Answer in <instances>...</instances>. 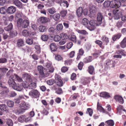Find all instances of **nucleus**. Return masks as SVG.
I'll return each mask as SVG.
<instances>
[{
	"label": "nucleus",
	"instance_id": "obj_1",
	"mask_svg": "<svg viewBox=\"0 0 126 126\" xmlns=\"http://www.w3.org/2000/svg\"><path fill=\"white\" fill-rule=\"evenodd\" d=\"M120 2L116 0H113L110 1H105L103 5L105 8L108 7L109 6L110 7L113 8H119L121 5Z\"/></svg>",
	"mask_w": 126,
	"mask_h": 126
},
{
	"label": "nucleus",
	"instance_id": "obj_2",
	"mask_svg": "<svg viewBox=\"0 0 126 126\" xmlns=\"http://www.w3.org/2000/svg\"><path fill=\"white\" fill-rule=\"evenodd\" d=\"M29 23L30 22L28 19L23 20L21 18H20L17 19V24L18 27H21L22 28L25 29L29 26Z\"/></svg>",
	"mask_w": 126,
	"mask_h": 126
},
{
	"label": "nucleus",
	"instance_id": "obj_3",
	"mask_svg": "<svg viewBox=\"0 0 126 126\" xmlns=\"http://www.w3.org/2000/svg\"><path fill=\"white\" fill-rule=\"evenodd\" d=\"M22 33L24 36L28 37L34 35L36 34V33L35 32H32L31 29H28L23 30Z\"/></svg>",
	"mask_w": 126,
	"mask_h": 126
},
{
	"label": "nucleus",
	"instance_id": "obj_4",
	"mask_svg": "<svg viewBox=\"0 0 126 126\" xmlns=\"http://www.w3.org/2000/svg\"><path fill=\"white\" fill-rule=\"evenodd\" d=\"M40 93L36 89H33L29 93V95L32 98H37L39 97Z\"/></svg>",
	"mask_w": 126,
	"mask_h": 126
},
{
	"label": "nucleus",
	"instance_id": "obj_5",
	"mask_svg": "<svg viewBox=\"0 0 126 126\" xmlns=\"http://www.w3.org/2000/svg\"><path fill=\"white\" fill-rule=\"evenodd\" d=\"M20 108L21 109L18 110V112L19 113H21L24 112L25 110L29 109L30 107L29 105L27 104L25 102H23L20 104Z\"/></svg>",
	"mask_w": 126,
	"mask_h": 126
},
{
	"label": "nucleus",
	"instance_id": "obj_6",
	"mask_svg": "<svg viewBox=\"0 0 126 126\" xmlns=\"http://www.w3.org/2000/svg\"><path fill=\"white\" fill-rule=\"evenodd\" d=\"M55 83L56 85L59 87H61L63 85V82L60 76L57 75L55 76Z\"/></svg>",
	"mask_w": 126,
	"mask_h": 126
},
{
	"label": "nucleus",
	"instance_id": "obj_7",
	"mask_svg": "<svg viewBox=\"0 0 126 126\" xmlns=\"http://www.w3.org/2000/svg\"><path fill=\"white\" fill-rule=\"evenodd\" d=\"M14 78V76L11 75L9 77L8 81V82L9 86L12 87L16 84Z\"/></svg>",
	"mask_w": 126,
	"mask_h": 126
},
{
	"label": "nucleus",
	"instance_id": "obj_8",
	"mask_svg": "<svg viewBox=\"0 0 126 126\" xmlns=\"http://www.w3.org/2000/svg\"><path fill=\"white\" fill-rule=\"evenodd\" d=\"M38 21L40 23H45L49 21L48 18L45 17L41 16L38 19Z\"/></svg>",
	"mask_w": 126,
	"mask_h": 126
},
{
	"label": "nucleus",
	"instance_id": "obj_9",
	"mask_svg": "<svg viewBox=\"0 0 126 126\" xmlns=\"http://www.w3.org/2000/svg\"><path fill=\"white\" fill-rule=\"evenodd\" d=\"M46 68L48 72L49 73H52L54 71V69L52 65L50 63H47L46 65Z\"/></svg>",
	"mask_w": 126,
	"mask_h": 126
},
{
	"label": "nucleus",
	"instance_id": "obj_10",
	"mask_svg": "<svg viewBox=\"0 0 126 126\" xmlns=\"http://www.w3.org/2000/svg\"><path fill=\"white\" fill-rule=\"evenodd\" d=\"M16 8L15 7L11 6L9 7L7 10V12L8 14H13L16 11Z\"/></svg>",
	"mask_w": 126,
	"mask_h": 126
},
{
	"label": "nucleus",
	"instance_id": "obj_11",
	"mask_svg": "<svg viewBox=\"0 0 126 126\" xmlns=\"http://www.w3.org/2000/svg\"><path fill=\"white\" fill-rule=\"evenodd\" d=\"M5 85L6 83H5L1 82L0 83V87L4 89L2 92L4 94L5 93H7L9 92V89Z\"/></svg>",
	"mask_w": 126,
	"mask_h": 126
},
{
	"label": "nucleus",
	"instance_id": "obj_12",
	"mask_svg": "<svg viewBox=\"0 0 126 126\" xmlns=\"http://www.w3.org/2000/svg\"><path fill=\"white\" fill-rule=\"evenodd\" d=\"M43 67L41 65H39L37 66L38 71L40 74V77H43L45 76L43 71Z\"/></svg>",
	"mask_w": 126,
	"mask_h": 126
},
{
	"label": "nucleus",
	"instance_id": "obj_13",
	"mask_svg": "<svg viewBox=\"0 0 126 126\" xmlns=\"http://www.w3.org/2000/svg\"><path fill=\"white\" fill-rule=\"evenodd\" d=\"M103 18V16L102 14L100 12L98 13L97 15V20L99 24L100 25L101 24L102 20Z\"/></svg>",
	"mask_w": 126,
	"mask_h": 126
},
{
	"label": "nucleus",
	"instance_id": "obj_14",
	"mask_svg": "<svg viewBox=\"0 0 126 126\" xmlns=\"http://www.w3.org/2000/svg\"><path fill=\"white\" fill-rule=\"evenodd\" d=\"M115 99L116 101H118L121 104H123L124 103V100L123 97L119 95H115Z\"/></svg>",
	"mask_w": 126,
	"mask_h": 126
},
{
	"label": "nucleus",
	"instance_id": "obj_15",
	"mask_svg": "<svg viewBox=\"0 0 126 126\" xmlns=\"http://www.w3.org/2000/svg\"><path fill=\"white\" fill-rule=\"evenodd\" d=\"M100 96L101 97L107 99L110 97L109 93L106 92H102L100 93Z\"/></svg>",
	"mask_w": 126,
	"mask_h": 126
},
{
	"label": "nucleus",
	"instance_id": "obj_16",
	"mask_svg": "<svg viewBox=\"0 0 126 126\" xmlns=\"http://www.w3.org/2000/svg\"><path fill=\"white\" fill-rule=\"evenodd\" d=\"M13 4L18 7H21L22 6V3L19 0H12Z\"/></svg>",
	"mask_w": 126,
	"mask_h": 126
},
{
	"label": "nucleus",
	"instance_id": "obj_17",
	"mask_svg": "<svg viewBox=\"0 0 126 126\" xmlns=\"http://www.w3.org/2000/svg\"><path fill=\"white\" fill-rule=\"evenodd\" d=\"M89 23L90 25L92 27L100 25V24H99V23L97 21L95 20H91L90 21H89Z\"/></svg>",
	"mask_w": 126,
	"mask_h": 126
},
{
	"label": "nucleus",
	"instance_id": "obj_18",
	"mask_svg": "<svg viewBox=\"0 0 126 126\" xmlns=\"http://www.w3.org/2000/svg\"><path fill=\"white\" fill-rule=\"evenodd\" d=\"M83 10L81 7H79L77 10V16L79 17L81 16L83 13Z\"/></svg>",
	"mask_w": 126,
	"mask_h": 126
},
{
	"label": "nucleus",
	"instance_id": "obj_19",
	"mask_svg": "<svg viewBox=\"0 0 126 126\" xmlns=\"http://www.w3.org/2000/svg\"><path fill=\"white\" fill-rule=\"evenodd\" d=\"M17 46L19 47H22L24 45V42L22 39H20L17 41Z\"/></svg>",
	"mask_w": 126,
	"mask_h": 126
},
{
	"label": "nucleus",
	"instance_id": "obj_20",
	"mask_svg": "<svg viewBox=\"0 0 126 126\" xmlns=\"http://www.w3.org/2000/svg\"><path fill=\"white\" fill-rule=\"evenodd\" d=\"M14 89L18 91H21L23 89V87L21 85L18 84L15 85L12 87Z\"/></svg>",
	"mask_w": 126,
	"mask_h": 126
},
{
	"label": "nucleus",
	"instance_id": "obj_21",
	"mask_svg": "<svg viewBox=\"0 0 126 126\" xmlns=\"http://www.w3.org/2000/svg\"><path fill=\"white\" fill-rule=\"evenodd\" d=\"M120 47L122 48L126 47V37L124 38L120 43Z\"/></svg>",
	"mask_w": 126,
	"mask_h": 126
},
{
	"label": "nucleus",
	"instance_id": "obj_22",
	"mask_svg": "<svg viewBox=\"0 0 126 126\" xmlns=\"http://www.w3.org/2000/svg\"><path fill=\"white\" fill-rule=\"evenodd\" d=\"M50 47L51 51H55L57 49V47L56 44L54 43L51 44L50 45Z\"/></svg>",
	"mask_w": 126,
	"mask_h": 126
},
{
	"label": "nucleus",
	"instance_id": "obj_23",
	"mask_svg": "<svg viewBox=\"0 0 126 126\" xmlns=\"http://www.w3.org/2000/svg\"><path fill=\"white\" fill-rule=\"evenodd\" d=\"M92 60V56H89L84 58L83 59V62L84 63H86L91 62Z\"/></svg>",
	"mask_w": 126,
	"mask_h": 126
},
{
	"label": "nucleus",
	"instance_id": "obj_24",
	"mask_svg": "<svg viewBox=\"0 0 126 126\" xmlns=\"http://www.w3.org/2000/svg\"><path fill=\"white\" fill-rule=\"evenodd\" d=\"M91 80V79L90 78H85L83 79V81L81 82L84 85H85L90 83Z\"/></svg>",
	"mask_w": 126,
	"mask_h": 126
},
{
	"label": "nucleus",
	"instance_id": "obj_25",
	"mask_svg": "<svg viewBox=\"0 0 126 126\" xmlns=\"http://www.w3.org/2000/svg\"><path fill=\"white\" fill-rule=\"evenodd\" d=\"M105 123L107 126H113L114 124L113 121L112 120H109L106 121Z\"/></svg>",
	"mask_w": 126,
	"mask_h": 126
},
{
	"label": "nucleus",
	"instance_id": "obj_26",
	"mask_svg": "<svg viewBox=\"0 0 126 126\" xmlns=\"http://www.w3.org/2000/svg\"><path fill=\"white\" fill-rule=\"evenodd\" d=\"M24 98V96L23 95L19 96L18 97L14 99V102L16 104H19L22 99Z\"/></svg>",
	"mask_w": 126,
	"mask_h": 126
},
{
	"label": "nucleus",
	"instance_id": "obj_27",
	"mask_svg": "<svg viewBox=\"0 0 126 126\" xmlns=\"http://www.w3.org/2000/svg\"><path fill=\"white\" fill-rule=\"evenodd\" d=\"M67 13V10H63L60 11V14L62 17L63 18L66 16Z\"/></svg>",
	"mask_w": 126,
	"mask_h": 126
},
{
	"label": "nucleus",
	"instance_id": "obj_28",
	"mask_svg": "<svg viewBox=\"0 0 126 126\" xmlns=\"http://www.w3.org/2000/svg\"><path fill=\"white\" fill-rule=\"evenodd\" d=\"M28 87L30 89H34L36 87V83L35 82L31 83L28 85Z\"/></svg>",
	"mask_w": 126,
	"mask_h": 126
},
{
	"label": "nucleus",
	"instance_id": "obj_29",
	"mask_svg": "<svg viewBox=\"0 0 126 126\" xmlns=\"http://www.w3.org/2000/svg\"><path fill=\"white\" fill-rule=\"evenodd\" d=\"M121 34H116L113 35L112 38L113 40L115 41L119 39L121 36Z\"/></svg>",
	"mask_w": 126,
	"mask_h": 126
},
{
	"label": "nucleus",
	"instance_id": "obj_30",
	"mask_svg": "<svg viewBox=\"0 0 126 126\" xmlns=\"http://www.w3.org/2000/svg\"><path fill=\"white\" fill-rule=\"evenodd\" d=\"M88 72L91 75L93 74L94 71V68L93 66L90 65L88 67Z\"/></svg>",
	"mask_w": 126,
	"mask_h": 126
},
{
	"label": "nucleus",
	"instance_id": "obj_31",
	"mask_svg": "<svg viewBox=\"0 0 126 126\" xmlns=\"http://www.w3.org/2000/svg\"><path fill=\"white\" fill-rule=\"evenodd\" d=\"M13 27V25L12 23H10L9 25L4 28L5 31H10L12 29Z\"/></svg>",
	"mask_w": 126,
	"mask_h": 126
},
{
	"label": "nucleus",
	"instance_id": "obj_32",
	"mask_svg": "<svg viewBox=\"0 0 126 126\" xmlns=\"http://www.w3.org/2000/svg\"><path fill=\"white\" fill-rule=\"evenodd\" d=\"M89 23L88 20L86 18H84L82 20V23L83 25L87 27L88 26Z\"/></svg>",
	"mask_w": 126,
	"mask_h": 126
},
{
	"label": "nucleus",
	"instance_id": "obj_33",
	"mask_svg": "<svg viewBox=\"0 0 126 126\" xmlns=\"http://www.w3.org/2000/svg\"><path fill=\"white\" fill-rule=\"evenodd\" d=\"M116 53L117 54H121L124 57L126 56V54H125L124 50L121 49L117 50Z\"/></svg>",
	"mask_w": 126,
	"mask_h": 126
},
{
	"label": "nucleus",
	"instance_id": "obj_34",
	"mask_svg": "<svg viewBox=\"0 0 126 126\" xmlns=\"http://www.w3.org/2000/svg\"><path fill=\"white\" fill-rule=\"evenodd\" d=\"M60 15L58 13L54 14L53 16V18L56 21H58L60 19Z\"/></svg>",
	"mask_w": 126,
	"mask_h": 126
},
{
	"label": "nucleus",
	"instance_id": "obj_35",
	"mask_svg": "<svg viewBox=\"0 0 126 126\" xmlns=\"http://www.w3.org/2000/svg\"><path fill=\"white\" fill-rule=\"evenodd\" d=\"M42 40L44 41H47L49 38L47 35H41V37Z\"/></svg>",
	"mask_w": 126,
	"mask_h": 126
},
{
	"label": "nucleus",
	"instance_id": "obj_36",
	"mask_svg": "<svg viewBox=\"0 0 126 126\" xmlns=\"http://www.w3.org/2000/svg\"><path fill=\"white\" fill-rule=\"evenodd\" d=\"M122 14L121 11H119L117 14L115 15L114 18L115 19L117 20L120 18L122 16Z\"/></svg>",
	"mask_w": 126,
	"mask_h": 126
},
{
	"label": "nucleus",
	"instance_id": "obj_37",
	"mask_svg": "<svg viewBox=\"0 0 126 126\" xmlns=\"http://www.w3.org/2000/svg\"><path fill=\"white\" fill-rule=\"evenodd\" d=\"M59 3H60L61 5L63 4L64 6H66L67 8L68 7L69 5L67 1L61 0L59 2Z\"/></svg>",
	"mask_w": 126,
	"mask_h": 126
},
{
	"label": "nucleus",
	"instance_id": "obj_38",
	"mask_svg": "<svg viewBox=\"0 0 126 126\" xmlns=\"http://www.w3.org/2000/svg\"><path fill=\"white\" fill-rule=\"evenodd\" d=\"M39 29L40 32H46L47 30L46 27L43 25H41L39 27Z\"/></svg>",
	"mask_w": 126,
	"mask_h": 126
},
{
	"label": "nucleus",
	"instance_id": "obj_39",
	"mask_svg": "<svg viewBox=\"0 0 126 126\" xmlns=\"http://www.w3.org/2000/svg\"><path fill=\"white\" fill-rule=\"evenodd\" d=\"M77 38L76 36L74 35H72L69 38L70 40L73 43H75L77 42Z\"/></svg>",
	"mask_w": 126,
	"mask_h": 126
},
{
	"label": "nucleus",
	"instance_id": "obj_40",
	"mask_svg": "<svg viewBox=\"0 0 126 126\" xmlns=\"http://www.w3.org/2000/svg\"><path fill=\"white\" fill-rule=\"evenodd\" d=\"M7 108L5 104H1L0 105V109L2 111H6L7 110Z\"/></svg>",
	"mask_w": 126,
	"mask_h": 126
},
{
	"label": "nucleus",
	"instance_id": "obj_41",
	"mask_svg": "<svg viewBox=\"0 0 126 126\" xmlns=\"http://www.w3.org/2000/svg\"><path fill=\"white\" fill-rule=\"evenodd\" d=\"M102 40L106 42V45H107V43L109 42V38L107 37L105 35H103L101 37Z\"/></svg>",
	"mask_w": 126,
	"mask_h": 126
},
{
	"label": "nucleus",
	"instance_id": "obj_42",
	"mask_svg": "<svg viewBox=\"0 0 126 126\" xmlns=\"http://www.w3.org/2000/svg\"><path fill=\"white\" fill-rule=\"evenodd\" d=\"M77 32L79 33L84 35H88V33L84 30H78Z\"/></svg>",
	"mask_w": 126,
	"mask_h": 126
},
{
	"label": "nucleus",
	"instance_id": "obj_43",
	"mask_svg": "<svg viewBox=\"0 0 126 126\" xmlns=\"http://www.w3.org/2000/svg\"><path fill=\"white\" fill-rule=\"evenodd\" d=\"M63 29V26L62 24H59L56 26V29L58 31H62Z\"/></svg>",
	"mask_w": 126,
	"mask_h": 126
},
{
	"label": "nucleus",
	"instance_id": "obj_44",
	"mask_svg": "<svg viewBox=\"0 0 126 126\" xmlns=\"http://www.w3.org/2000/svg\"><path fill=\"white\" fill-rule=\"evenodd\" d=\"M8 70V69L6 68H0V73L1 74H5Z\"/></svg>",
	"mask_w": 126,
	"mask_h": 126
},
{
	"label": "nucleus",
	"instance_id": "obj_45",
	"mask_svg": "<svg viewBox=\"0 0 126 126\" xmlns=\"http://www.w3.org/2000/svg\"><path fill=\"white\" fill-rule=\"evenodd\" d=\"M72 61L70 59H67L65 61L64 64L65 65L67 66L70 65L72 63Z\"/></svg>",
	"mask_w": 126,
	"mask_h": 126
},
{
	"label": "nucleus",
	"instance_id": "obj_46",
	"mask_svg": "<svg viewBox=\"0 0 126 126\" xmlns=\"http://www.w3.org/2000/svg\"><path fill=\"white\" fill-rule=\"evenodd\" d=\"M60 36L61 38L63 40L66 39L68 38L67 35L66 33H61Z\"/></svg>",
	"mask_w": 126,
	"mask_h": 126
},
{
	"label": "nucleus",
	"instance_id": "obj_47",
	"mask_svg": "<svg viewBox=\"0 0 126 126\" xmlns=\"http://www.w3.org/2000/svg\"><path fill=\"white\" fill-rule=\"evenodd\" d=\"M95 43L96 44L98 45L100 47L102 48L103 47V43L101 41L99 40H97L95 41Z\"/></svg>",
	"mask_w": 126,
	"mask_h": 126
},
{
	"label": "nucleus",
	"instance_id": "obj_48",
	"mask_svg": "<svg viewBox=\"0 0 126 126\" xmlns=\"http://www.w3.org/2000/svg\"><path fill=\"white\" fill-rule=\"evenodd\" d=\"M17 34V32L16 31L10 32V35L11 38H13L16 36Z\"/></svg>",
	"mask_w": 126,
	"mask_h": 126
},
{
	"label": "nucleus",
	"instance_id": "obj_49",
	"mask_svg": "<svg viewBox=\"0 0 126 126\" xmlns=\"http://www.w3.org/2000/svg\"><path fill=\"white\" fill-rule=\"evenodd\" d=\"M53 39L55 42H58L61 39V37L59 35H56L54 36Z\"/></svg>",
	"mask_w": 126,
	"mask_h": 126
},
{
	"label": "nucleus",
	"instance_id": "obj_50",
	"mask_svg": "<svg viewBox=\"0 0 126 126\" xmlns=\"http://www.w3.org/2000/svg\"><path fill=\"white\" fill-rule=\"evenodd\" d=\"M7 106L10 107H13L14 105V102L11 100H9L7 101Z\"/></svg>",
	"mask_w": 126,
	"mask_h": 126
},
{
	"label": "nucleus",
	"instance_id": "obj_51",
	"mask_svg": "<svg viewBox=\"0 0 126 126\" xmlns=\"http://www.w3.org/2000/svg\"><path fill=\"white\" fill-rule=\"evenodd\" d=\"M55 58L58 61H61L63 59L62 57L60 55L58 54L55 55Z\"/></svg>",
	"mask_w": 126,
	"mask_h": 126
},
{
	"label": "nucleus",
	"instance_id": "obj_52",
	"mask_svg": "<svg viewBox=\"0 0 126 126\" xmlns=\"http://www.w3.org/2000/svg\"><path fill=\"white\" fill-rule=\"evenodd\" d=\"M26 43L29 45L32 44L33 43V40L32 39L29 38L26 40Z\"/></svg>",
	"mask_w": 126,
	"mask_h": 126
},
{
	"label": "nucleus",
	"instance_id": "obj_53",
	"mask_svg": "<svg viewBox=\"0 0 126 126\" xmlns=\"http://www.w3.org/2000/svg\"><path fill=\"white\" fill-rule=\"evenodd\" d=\"M47 84L49 85H52L55 82V80H54L51 79L47 81Z\"/></svg>",
	"mask_w": 126,
	"mask_h": 126
},
{
	"label": "nucleus",
	"instance_id": "obj_54",
	"mask_svg": "<svg viewBox=\"0 0 126 126\" xmlns=\"http://www.w3.org/2000/svg\"><path fill=\"white\" fill-rule=\"evenodd\" d=\"M55 93L58 94H63V92L61 88L58 87L55 91Z\"/></svg>",
	"mask_w": 126,
	"mask_h": 126
},
{
	"label": "nucleus",
	"instance_id": "obj_55",
	"mask_svg": "<svg viewBox=\"0 0 126 126\" xmlns=\"http://www.w3.org/2000/svg\"><path fill=\"white\" fill-rule=\"evenodd\" d=\"M35 48L36 50V52L37 54H39L41 52V49L39 45H36L35 47Z\"/></svg>",
	"mask_w": 126,
	"mask_h": 126
},
{
	"label": "nucleus",
	"instance_id": "obj_56",
	"mask_svg": "<svg viewBox=\"0 0 126 126\" xmlns=\"http://www.w3.org/2000/svg\"><path fill=\"white\" fill-rule=\"evenodd\" d=\"M48 12L51 14H53L56 12L55 9L53 8L48 9Z\"/></svg>",
	"mask_w": 126,
	"mask_h": 126
},
{
	"label": "nucleus",
	"instance_id": "obj_57",
	"mask_svg": "<svg viewBox=\"0 0 126 126\" xmlns=\"http://www.w3.org/2000/svg\"><path fill=\"white\" fill-rule=\"evenodd\" d=\"M7 62V60L5 58H1L0 59V63H6Z\"/></svg>",
	"mask_w": 126,
	"mask_h": 126
},
{
	"label": "nucleus",
	"instance_id": "obj_58",
	"mask_svg": "<svg viewBox=\"0 0 126 126\" xmlns=\"http://www.w3.org/2000/svg\"><path fill=\"white\" fill-rule=\"evenodd\" d=\"M24 76L26 78V79L28 81H30L32 79L31 78L30 76L27 74H24Z\"/></svg>",
	"mask_w": 126,
	"mask_h": 126
},
{
	"label": "nucleus",
	"instance_id": "obj_59",
	"mask_svg": "<svg viewBox=\"0 0 126 126\" xmlns=\"http://www.w3.org/2000/svg\"><path fill=\"white\" fill-rule=\"evenodd\" d=\"M68 69V68L67 67L64 66L62 68L61 71L62 72L65 73L67 71Z\"/></svg>",
	"mask_w": 126,
	"mask_h": 126
},
{
	"label": "nucleus",
	"instance_id": "obj_60",
	"mask_svg": "<svg viewBox=\"0 0 126 126\" xmlns=\"http://www.w3.org/2000/svg\"><path fill=\"white\" fill-rule=\"evenodd\" d=\"M123 22L121 21H118L116 24V26L118 28L121 27L123 24Z\"/></svg>",
	"mask_w": 126,
	"mask_h": 126
},
{
	"label": "nucleus",
	"instance_id": "obj_61",
	"mask_svg": "<svg viewBox=\"0 0 126 126\" xmlns=\"http://www.w3.org/2000/svg\"><path fill=\"white\" fill-rule=\"evenodd\" d=\"M7 123L9 126H12L13 122L10 119H8L7 120Z\"/></svg>",
	"mask_w": 126,
	"mask_h": 126
},
{
	"label": "nucleus",
	"instance_id": "obj_62",
	"mask_svg": "<svg viewBox=\"0 0 126 126\" xmlns=\"http://www.w3.org/2000/svg\"><path fill=\"white\" fill-rule=\"evenodd\" d=\"M87 111L89 115L91 116L93 113L92 110L91 108H89L87 109Z\"/></svg>",
	"mask_w": 126,
	"mask_h": 126
},
{
	"label": "nucleus",
	"instance_id": "obj_63",
	"mask_svg": "<svg viewBox=\"0 0 126 126\" xmlns=\"http://www.w3.org/2000/svg\"><path fill=\"white\" fill-rule=\"evenodd\" d=\"M76 75L74 73H73L71 77V79L72 80H74L76 79Z\"/></svg>",
	"mask_w": 126,
	"mask_h": 126
},
{
	"label": "nucleus",
	"instance_id": "obj_64",
	"mask_svg": "<svg viewBox=\"0 0 126 126\" xmlns=\"http://www.w3.org/2000/svg\"><path fill=\"white\" fill-rule=\"evenodd\" d=\"M73 45V44L72 42H69L66 45V47L68 49H70L72 46Z\"/></svg>",
	"mask_w": 126,
	"mask_h": 126
}]
</instances>
